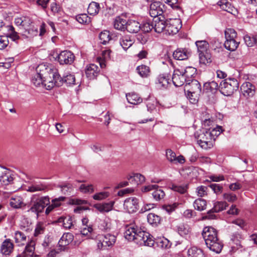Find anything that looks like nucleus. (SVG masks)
<instances>
[{
  "label": "nucleus",
  "instance_id": "1",
  "mask_svg": "<svg viewBox=\"0 0 257 257\" xmlns=\"http://www.w3.org/2000/svg\"><path fill=\"white\" fill-rule=\"evenodd\" d=\"M33 77V84L36 86H43L47 90H51L55 86L59 87L64 83L69 86L75 84V77L68 74L62 78L57 70L46 67L45 65H39L35 69Z\"/></svg>",
  "mask_w": 257,
  "mask_h": 257
},
{
  "label": "nucleus",
  "instance_id": "2",
  "mask_svg": "<svg viewBox=\"0 0 257 257\" xmlns=\"http://www.w3.org/2000/svg\"><path fill=\"white\" fill-rule=\"evenodd\" d=\"M124 236L128 240L134 241L140 245L152 246L155 242L153 236L149 232L142 230L133 224L126 225Z\"/></svg>",
  "mask_w": 257,
  "mask_h": 257
},
{
  "label": "nucleus",
  "instance_id": "3",
  "mask_svg": "<svg viewBox=\"0 0 257 257\" xmlns=\"http://www.w3.org/2000/svg\"><path fill=\"white\" fill-rule=\"evenodd\" d=\"M202 236L207 246L212 251L219 253L223 247V244L217 237L216 230L212 227H205L202 232Z\"/></svg>",
  "mask_w": 257,
  "mask_h": 257
},
{
  "label": "nucleus",
  "instance_id": "4",
  "mask_svg": "<svg viewBox=\"0 0 257 257\" xmlns=\"http://www.w3.org/2000/svg\"><path fill=\"white\" fill-rule=\"evenodd\" d=\"M187 91V97L191 103L195 104L198 100L201 92V87L200 83L196 80L187 83L185 89Z\"/></svg>",
  "mask_w": 257,
  "mask_h": 257
},
{
  "label": "nucleus",
  "instance_id": "5",
  "mask_svg": "<svg viewBox=\"0 0 257 257\" xmlns=\"http://www.w3.org/2000/svg\"><path fill=\"white\" fill-rule=\"evenodd\" d=\"M239 83L235 78H228L222 80L219 86L220 92L225 96H230L238 89Z\"/></svg>",
  "mask_w": 257,
  "mask_h": 257
},
{
  "label": "nucleus",
  "instance_id": "6",
  "mask_svg": "<svg viewBox=\"0 0 257 257\" xmlns=\"http://www.w3.org/2000/svg\"><path fill=\"white\" fill-rule=\"evenodd\" d=\"M116 240V236L110 233L99 234L96 237L97 247L99 250L112 248Z\"/></svg>",
  "mask_w": 257,
  "mask_h": 257
},
{
  "label": "nucleus",
  "instance_id": "7",
  "mask_svg": "<svg viewBox=\"0 0 257 257\" xmlns=\"http://www.w3.org/2000/svg\"><path fill=\"white\" fill-rule=\"evenodd\" d=\"M167 8L165 4L161 2H154L150 6L149 14L151 17L157 18H164V14L166 12Z\"/></svg>",
  "mask_w": 257,
  "mask_h": 257
},
{
  "label": "nucleus",
  "instance_id": "8",
  "mask_svg": "<svg viewBox=\"0 0 257 257\" xmlns=\"http://www.w3.org/2000/svg\"><path fill=\"white\" fill-rule=\"evenodd\" d=\"M197 136V143L202 149H208L213 147L214 141L205 130L201 131Z\"/></svg>",
  "mask_w": 257,
  "mask_h": 257
},
{
  "label": "nucleus",
  "instance_id": "9",
  "mask_svg": "<svg viewBox=\"0 0 257 257\" xmlns=\"http://www.w3.org/2000/svg\"><path fill=\"white\" fill-rule=\"evenodd\" d=\"M241 96L245 99L252 97L255 93V87L249 82L243 83L240 86Z\"/></svg>",
  "mask_w": 257,
  "mask_h": 257
},
{
  "label": "nucleus",
  "instance_id": "10",
  "mask_svg": "<svg viewBox=\"0 0 257 257\" xmlns=\"http://www.w3.org/2000/svg\"><path fill=\"white\" fill-rule=\"evenodd\" d=\"M139 204L138 199L136 197H129L124 201V209L130 213L136 212L139 209Z\"/></svg>",
  "mask_w": 257,
  "mask_h": 257
},
{
  "label": "nucleus",
  "instance_id": "11",
  "mask_svg": "<svg viewBox=\"0 0 257 257\" xmlns=\"http://www.w3.org/2000/svg\"><path fill=\"white\" fill-rule=\"evenodd\" d=\"M181 28V21L179 19L167 21L166 33L169 35L176 34Z\"/></svg>",
  "mask_w": 257,
  "mask_h": 257
},
{
  "label": "nucleus",
  "instance_id": "12",
  "mask_svg": "<svg viewBox=\"0 0 257 257\" xmlns=\"http://www.w3.org/2000/svg\"><path fill=\"white\" fill-rule=\"evenodd\" d=\"M14 249V244L13 241L7 238L5 239L0 246V253L2 255L7 257L10 256Z\"/></svg>",
  "mask_w": 257,
  "mask_h": 257
},
{
  "label": "nucleus",
  "instance_id": "13",
  "mask_svg": "<svg viewBox=\"0 0 257 257\" xmlns=\"http://www.w3.org/2000/svg\"><path fill=\"white\" fill-rule=\"evenodd\" d=\"M15 174L10 170L5 169L0 175V183L2 185L7 186L13 183Z\"/></svg>",
  "mask_w": 257,
  "mask_h": 257
},
{
  "label": "nucleus",
  "instance_id": "14",
  "mask_svg": "<svg viewBox=\"0 0 257 257\" xmlns=\"http://www.w3.org/2000/svg\"><path fill=\"white\" fill-rule=\"evenodd\" d=\"M61 65L71 64L74 60V54L69 51H62L57 57Z\"/></svg>",
  "mask_w": 257,
  "mask_h": 257
},
{
  "label": "nucleus",
  "instance_id": "15",
  "mask_svg": "<svg viewBox=\"0 0 257 257\" xmlns=\"http://www.w3.org/2000/svg\"><path fill=\"white\" fill-rule=\"evenodd\" d=\"M50 204L49 198L47 196L42 197L36 200L33 204V209L38 215L39 213L42 212L44 208Z\"/></svg>",
  "mask_w": 257,
  "mask_h": 257
},
{
  "label": "nucleus",
  "instance_id": "16",
  "mask_svg": "<svg viewBox=\"0 0 257 257\" xmlns=\"http://www.w3.org/2000/svg\"><path fill=\"white\" fill-rule=\"evenodd\" d=\"M228 204L226 202L223 201H218L214 203L213 208L207 212V215L205 218L212 219L215 217L214 212H219L226 209Z\"/></svg>",
  "mask_w": 257,
  "mask_h": 257
},
{
  "label": "nucleus",
  "instance_id": "17",
  "mask_svg": "<svg viewBox=\"0 0 257 257\" xmlns=\"http://www.w3.org/2000/svg\"><path fill=\"white\" fill-rule=\"evenodd\" d=\"M172 79L174 85L176 87L181 86L185 82L186 83L183 71L179 69L174 70Z\"/></svg>",
  "mask_w": 257,
  "mask_h": 257
},
{
  "label": "nucleus",
  "instance_id": "18",
  "mask_svg": "<svg viewBox=\"0 0 257 257\" xmlns=\"http://www.w3.org/2000/svg\"><path fill=\"white\" fill-rule=\"evenodd\" d=\"M166 157L168 160L172 163L177 164H184L185 162L184 157L180 155L176 157V154L171 149H167L166 150Z\"/></svg>",
  "mask_w": 257,
  "mask_h": 257
},
{
  "label": "nucleus",
  "instance_id": "19",
  "mask_svg": "<svg viewBox=\"0 0 257 257\" xmlns=\"http://www.w3.org/2000/svg\"><path fill=\"white\" fill-rule=\"evenodd\" d=\"M169 80L170 78L168 74H160L156 80L157 87L161 89L167 88L170 84Z\"/></svg>",
  "mask_w": 257,
  "mask_h": 257
},
{
  "label": "nucleus",
  "instance_id": "20",
  "mask_svg": "<svg viewBox=\"0 0 257 257\" xmlns=\"http://www.w3.org/2000/svg\"><path fill=\"white\" fill-rule=\"evenodd\" d=\"M156 19L153 26L155 31L158 33H161L164 30L166 31L167 21L164 20L165 18L158 17Z\"/></svg>",
  "mask_w": 257,
  "mask_h": 257
},
{
  "label": "nucleus",
  "instance_id": "21",
  "mask_svg": "<svg viewBox=\"0 0 257 257\" xmlns=\"http://www.w3.org/2000/svg\"><path fill=\"white\" fill-rule=\"evenodd\" d=\"M99 71V68L97 65L94 64H91L87 66L85 74L89 79H93L96 77Z\"/></svg>",
  "mask_w": 257,
  "mask_h": 257
},
{
  "label": "nucleus",
  "instance_id": "22",
  "mask_svg": "<svg viewBox=\"0 0 257 257\" xmlns=\"http://www.w3.org/2000/svg\"><path fill=\"white\" fill-rule=\"evenodd\" d=\"M190 55V52L187 49L178 48L174 52L173 56L176 60H184L187 59Z\"/></svg>",
  "mask_w": 257,
  "mask_h": 257
},
{
  "label": "nucleus",
  "instance_id": "23",
  "mask_svg": "<svg viewBox=\"0 0 257 257\" xmlns=\"http://www.w3.org/2000/svg\"><path fill=\"white\" fill-rule=\"evenodd\" d=\"M114 202L113 201L107 203H97L94 207L101 213L108 212L112 210Z\"/></svg>",
  "mask_w": 257,
  "mask_h": 257
},
{
  "label": "nucleus",
  "instance_id": "24",
  "mask_svg": "<svg viewBox=\"0 0 257 257\" xmlns=\"http://www.w3.org/2000/svg\"><path fill=\"white\" fill-rule=\"evenodd\" d=\"M183 71L184 77L186 80V83L195 80L194 77L196 74V69L193 67H187L184 70H181Z\"/></svg>",
  "mask_w": 257,
  "mask_h": 257
},
{
  "label": "nucleus",
  "instance_id": "25",
  "mask_svg": "<svg viewBox=\"0 0 257 257\" xmlns=\"http://www.w3.org/2000/svg\"><path fill=\"white\" fill-rule=\"evenodd\" d=\"M141 29V24L137 21L129 20L127 21L125 30L130 33H136Z\"/></svg>",
  "mask_w": 257,
  "mask_h": 257
},
{
  "label": "nucleus",
  "instance_id": "26",
  "mask_svg": "<svg viewBox=\"0 0 257 257\" xmlns=\"http://www.w3.org/2000/svg\"><path fill=\"white\" fill-rule=\"evenodd\" d=\"M134 43V40L130 35H124L119 39V44L124 50L128 49Z\"/></svg>",
  "mask_w": 257,
  "mask_h": 257
},
{
  "label": "nucleus",
  "instance_id": "27",
  "mask_svg": "<svg viewBox=\"0 0 257 257\" xmlns=\"http://www.w3.org/2000/svg\"><path fill=\"white\" fill-rule=\"evenodd\" d=\"M22 27L24 29L25 31L23 32V35L27 37H29L32 31V26L31 25L32 21L30 18L28 17H23Z\"/></svg>",
  "mask_w": 257,
  "mask_h": 257
},
{
  "label": "nucleus",
  "instance_id": "28",
  "mask_svg": "<svg viewBox=\"0 0 257 257\" xmlns=\"http://www.w3.org/2000/svg\"><path fill=\"white\" fill-rule=\"evenodd\" d=\"M127 21L121 17H117L113 22V26L115 29L124 31L126 29Z\"/></svg>",
  "mask_w": 257,
  "mask_h": 257
},
{
  "label": "nucleus",
  "instance_id": "29",
  "mask_svg": "<svg viewBox=\"0 0 257 257\" xmlns=\"http://www.w3.org/2000/svg\"><path fill=\"white\" fill-rule=\"evenodd\" d=\"M73 235L71 233H65L59 240L58 244L62 247L67 246L73 241Z\"/></svg>",
  "mask_w": 257,
  "mask_h": 257
},
{
  "label": "nucleus",
  "instance_id": "30",
  "mask_svg": "<svg viewBox=\"0 0 257 257\" xmlns=\"http://www.w3.org/2000/svg\"><path fill=\"white\" fill-rule=\"evenodd\" d=\"M126 97L128 102L131 104L136 105L142 102V98L135 92L126 94Z\"/></svg>",
  "mask_w": 257,
  "mask_h": 257
},
{
  "label": "nucleus",
  "instance_id": "31",
  "mask_svg": "<svg viewBox=\"0 0 257 257\" xmlns=\"http://www.w3.org/2000/svg\"><path fill=\"white\" fill-rule=\"evenodd\" d=\"M10 204L13 208H20L24 204L23 198L20 196H14L10 199Z\"/></svg>",
  "mask_w": 257,
  "mask_h": 257
},
{
  "label": "nucleus",
  "instance_id": "32",
  "mask_svg": "<svg viewBox=\"0 0 257 257\" xmlns=\"http://www.w3.org/2000/svg\"><path fill=\"white\" fill-rule=\"evenodd\" d=\"M32 237L29 239L28 243L25 246V249L21 254L16 257H32Z\"/></svg>",
  "mask_w": 257,
  "mask_h": 257
},
{
  "label": "nucleus",
  "instance_id": "33",
  "mask_svg": "<svg viewBox=\"0 0 257 257\" xmlns=\"http://www.w3.org/2000/svg\"><path fill=\"white\" fill-rule=\"evenodd\" d=\"M242 235L239 232H235L232 234L231 237V241L236 245L232 247L234 249H239L241 247V240L242 239Z\"/></svg>",
  "mask_w": 257,
  "mask_h": 257
},
{
  "label": "nucleus",
  "instance_id": "34",
  "mask_svg": "<svg viewBox=\"0 0 257 257\" xmlns=\"http://www.w3.org/2000/svg\"><path fill=\"white\" fill-rule=\"evenodd\" d=\"M188 257H204L203 251L196 246L190 247L188 250Z\"/></svg>",
  "mask_w": 257,
  "mask_h": 257
},
{
  "label": "nucleus",
  "instance_id": "35",
  "mask_svg": "<svg viewBox=\"0 0 257 257\" xmlns=\"http://www.w3.org/2000/svg\"><path fill=\"white\" fill-rule=\"evenodd\" d=\"M145 177L140 174H135L134 176H130L128 180L130 184L137 185L145 181Z\"/></svg>",
  "mask_w": 257,
  "mask_h": 257
},
{
  "label": "nucleus",
  "instance_id": "36",
  "mask_svg": "<svg viewBox=\"0 0 257 257\" xmlns=\"http://www.w3.org/2000/svg\"><path fill=\"white\" fill-rule=\"evenodd\" d=\"M100 9L99 4L95 2L90 3L87 8L88 13L90 15H96Z\"/></svg>",
  "mask_w": 257,
  "mask_h": 257
},
{
  "label": "nucleus",
  "instance_id": "37",
  "mask_svg": "<svg viewBox=\"0 0 257 257\" xmlns=\"http://www.w3.org/2000/svg\"><path fill=\"white\" fill-rule=\"evenodd\" d=\"M137 71L139 74L144 78L147 77L150 75L151 71L150 67L145 65H140L137 67Z\"/></svg>",
  "mask_w": 257,
  "mask_h": 257
},
{
  "label": "nucleus",
  "instance_id": "38",
  "mask_svg": "<svg viewBox=\"0 0 257 257\" xmlns=\"http://www.w3.org/2000/svg\"><path fill=\"white\" fill-rule=\"evenodd\" d=\"M220 8L229 13H232L233 11V7L227 0H220L217 3Z\"/></svg>",
  "mask_w": 257,
  "mask_h": 257
},
{
  "label": "nucleus",
  "instance_id": "39",
  "mask_svg": "<svg viewBox=\"0 0 257 257\" xmlns=\"http://www.w3.org/2000/svg\"><path fill=\"white\" fill-rule=\"evenodd\" d=\"M199 61L203 64L210 63L211 61V55L209 51L199 53Z\"/></svg>",
  "mask_w": 257,
  "mask_h": 257
},
{
  "label": "nucleus",
  "instance_id": "40",
  "mask_svg": "<svg viewBox=\"0 0 257 257\" xmlns=\"http://www.w3.org/2000/svg\"><path fill=\"white\" fill-rule=\"evenodd\" d=\"M205 130L209 135H210L212 140L214 141L216 138L222 132V128L221 126H217L214 128L210 127L209 128H206Z\"/></svg>",
  "mask_w": 257,
  "mask_h": 257
},
{
  "label": "nucleus",
  "instance_id": "41",
  "mask_svg": "<svg viewBox=\"0 0 257 257\" xmlns=\"http://www.w3.org/2000/svg\"><path fill=\"white\" fill-rule=\"evenodd\" d=\"M195 44L197 47L198 53L209 51V44L207 41L204 40L197 41Z\"/></svg>",
  "mask_w": 257,
  "mask_h": 257
},
{
  "label": "nucleus",
  "instance_id": "42",
  "mask_svg": "<svg viewBox=\"0 0 257 257\" xmlns=\"http://www.w3.org/2000/svg\"><path fill=\"white\" fill-rule=\"evenodd\" d=\"M193 205L195 209L201 211L206 209L207 205L205 200L199 198L195 200Z\"/></svg>",
  "mask_w": 257,
  "mask_h": 257
},
{
  "label": "nucleus",
  "instance_id": "43",
  "mask_svg": "<svg viewBox=\"0 0 257 257\" xmlns=\"http://www.w3.org/2000/svg\"><path fill=\"white\" fill-rule=\"evenodd\" d=\"M7 29L8 31V38L10 37L14 41H16L19 39L20 37L18 33L15 31L14 28L12 26H7Z\"/></svg>",
  "mask_w": 257,
  "mask_h": 257
},
{
  "label": "nucleus",
  "instance_id": "44",
  "mask_svg": "<svg viewBox=\"0 0 257 257\" xmlns=\"http://www.w3.org/2000/svg\"><path fill=\"white\" fill-rule=\"evenodd\" d=\"M239 43L236 40L231 41H225L224 44L225 48L229 51L235 50L238 47Z\"/></svg>",
  "mask_w": 257,
  "mask_h": 257
},
{
  "label": "nucleus",
  "instance_id": "45",
  "mask_svg": "<svg viewBox=\"0 0 257 257\" xmlns=\"http://www.w3.org/2000/svg\"><path fill=\"white\" fill-rule=\"evenodd\" d=\"M147 219L150 224L155 225L160 223L161 221V217L154 213H149L148 215Z\"/></svg>",
  "mask_w": 257,
  "mask_h": 257
},
{
  "label": "nucleus",
  "instance_id": "46",
  "mask_svg": "<svg viewBox=\"0 0 257 257\" xmlns=\"http://www.w3.org/2000/svg\"><path fill=\"white\" fill-rule=\"evenodd\" d=\"M99 37L101 43L103 44H106L111 40V36L108 31L101 32L99 35Z\"/></svg>",
  "mask_w": 257,
  "mask_h": 257
},
{
  "label": "nucleus",
  "instance_id": "47",
  "mask_svg": "<svg viewBox=\"0 0 257 257\" xmlns=\"http://www.w3.org/2000/svg\"><path fill=\"white\" fill-rule=\"evenodd\" d=\"M153 198L157 201L163 199L165 195L164 191L159 186L156 189H154V191L152 193Z\"/></svg>",
  "mask_w": 257,
  "mask_h": 257
},
{
  "label": "nucleus",
  "instance_id": "48",
  "mask_svg": "<svg viewBox=\"0 0 257 257\" xmlns=\"http://www.w3.org/2000/svg\"><path fill=\"white\" fill-rule=\"evenodd\" d=\"M177 229L179 234L182 236L188 235L191 231L188 225L184 224H180L178 226Z\"/></svg>",
  "mask_w": 257,
  "mask_h": 257
},
{
  "label": "nucleus",
  "instance_id": "49",
  "mask_svg": "<svg viewBox=\"0 0 257 257\" xmlns=\"http://www.w3.org/2000/svg\"><path fill=\"white\" fill-rule=\"evenodd\" d=\"M15 239L16 243L24 244V242L27 240V236L23 232L17 231L15 233Z\"/></svg>",
  "mask_w": 257,
  "mask_h": 257
},
{
  "label": "nucleus",
  "instance_id": "50",
  "mask_svg": "<svg viewBox=\"0 0 257 257\" xmlns=\"http://www.w3.org/2000/svg\"><path fill=\"white\" fill-rule=\"evenodd\" d=\"M45 229V225L43 222H39L36 225L35 232L34 235L38 236L40 234H42L44 232Z\"/></svg>",
  "mask_w": 257,
  "mask_h": 257
},
{
  "label": "nucleus",
  "instance_id": "51",
  "mask_svg": "<svg viewBox=\"0 0 257 257\" xmlns=\"http://www.w3.org/2000/svg\"><path fill=\"white\" fill-rule=\"evenodd\" d=\"M59 222H63V226L68 229H70L72 226V219L70 216L61 217L59 219Z\"/></svg>",
  "mask_w": 257,
  "mask_h": 257
},
{
  "label": "nucleus",
  "instance_id": "52",
  "mask_svg": "<svg viewBox=\"0 0 257 257\" xmlns=\"http://www.w3.org/2000/svg\"><path fill=\"white\" fill-rule=\"evenodd\" d=\"M109 195L110 193L109 192L101 191L95 194L92 197L94 200L100 201L107 198Z\"/></svg>",
  "mask_w": 257,
  "mask_h": 257
},
{
  "label": "nucleus",
  "instance_id": "53",
  "mask_svg": "<svg viewBox=\"0 0 257 257\" xmlns=\"http://www.w3.org/2000/svg\"><path fill=\"white\" fill-rule=\"evenodd\" d=\"M110 50H104L102 52V58H98L99 60V62L100 66L101 68H104L105 66V64L103 62V60H106L107 59H109L110 58Z\"/></svg>",
  "mask_w": 257,
  "mask_h": 257
},
{
  "label": "nucleus",
  "instance_id": "54",
  "mask_svg": "<svg viewBox=\"0 0 257 257\" xmlns=\"http://www.w3.org/2000/svg\"><path fill=\"white\" fill-rule=\"evenodd\" d=\"M79 190L84 193H91L94 191L93 186L91 184L87 185L81 184L79 187Z\"/></svg>",
  "mask_w": 257,
  "mask_h": 257
},
{
  "label": "nucleus",
  "instance_id": "55",
  "mask_svg": "<svg viewBox=\"0 0 257 257\" xmlns=\"http://www.w3.org/2000/svg\"><path fill=\"white\" fill-rule=\"evenodd\" d=\"M76 19L80 24H89L91 21L90 18L85 14L77 16Z\"/></svg>",
  "mask_w": 257,
  "mask_h": 257
},
{
  "label": "nucleus",
  "instance_id": "56",
  "mask_svg": "<svg viewBox=\"0 0 257 257\" xmlns=\"http://www.w3.org/2000/svg\"><path fill=\"white\" fill-rule=\"evenodd\" d=\"M62 192L64 194H69L73 190L72 185L70 183H64L60 186Z\"/></svg>",
  "mask_w": 257,
  "mask_h": 257
},
{
  "label": "nucleus",
  "instance_id": "57",
  "mask_svg": "<svg viewBox=\"0 0 257 257\" xmlns=\"http://www.w3.org/2000/svg\"><path fill=\"white\" fill-rule=\"evenodd\" d=\"M179 204L178 203H174L172 204L164 205L162 208L165 210L169 214L171 213L175 210L178 207Z\"/></svg>",
  "mask_w": 257,
  "mask_h": 257
},
{
  "label": "nucleus",
  "instance_id": "58",
  "mask_svg": "<svg viewBox=\"0 0 257 257\" xmlns=\"http://www.w3.org/2000/svg\"><path fill=\"white\" fill-rule=\"evenodd\" d=\"M204 87L206 89L210 90L212 92L216 90L219 88L218 83L214 81L205 83Z\"/></svg>",
  "mask_w": 257,
  "mask_h": 257
},
{
  "label": "nucleus",
  "instance_id": "59",
  "mask_svg": "<svg viewBox=\"0 0 257 257\" xmlns=\"http://www.w3.org/2000/svg\"><path fill=\"white\" fill-rule=\"evenodd\" d=\"M153 28V25L150 22H146L141 25V29L144 33H149Z\"/></svg>",
  "mask_w": 257,
  "mask_h": 257
},
{
  "label": "nucleus",
  "instance_id": "60",
  "mask_svg": "<svg viewBox=\"0 0 257 257\" xmlns=\"http://www.w3.org/2000/svg\"><path fill=\"white\" fill-rule=\"evenodd\" d=\"M8 36H0V50L5 49L9 44Z\"/></svg>",
  "mask_w": 257,
  "mask_h": 257
},
{
  "label": "nucleus",
  "instance_id": "61",
  "mask_svg": "<svg viewBox=\"0 0 257 257\" xmlns=\"http://www.w3.org/2000/svg\"><path fill=\"white\" fill-rule=\"evenodd\" d=\"M223 198L229 202H234L237 200L236 195L233 193H224Z\"/></svg>",
  "mask_w": 257,
  "mask_h": 257
},
{
  "label": "nucleus",
  "instance_id": "62",
  "mask_svg": "<svg viewBox=\"0 0 257 257\" xmlns=\"http://www.w3.org/2000/svg\"><path fill=\"white\" fill-rule=\"evenodd\" d=\"M237 37V33L236 31L231 28L226 29L225 31V37L229 38L232 37V38H236Z\"/></svg>",
  "mask_w": 257,
  "mask_h": 257
},
{
  "label": "nucleus",
  "instance_id": "63",
  "mask_svg": "<svg viewBox=\"0 0 257 257\" xmlns=\"http://www.w3.org/2000/svg\"><path fill=\"white\" fill-rule=\"evenodd\" d=\"M172 189L175 191L178 192L181 194L185 193L187 191V186H178L173 185Z\"/></svg>",
  "mask_w": 257,
  "mask_h": 257
},
{
  "label": "nucleus",
  "instance_id": "64",
  "mask_svg": "<svg viewBox=\"0 0 257 257\" xmlns=\"http://www.w3.org/2000/svg\"><path fill=\"white\" fill-rule=\"evenodd\" d=\"M207 187L200 186L197 188L196 192L199 197H203L207 194Z\"/></svg>",
  "mask_w": 257,
  "mask_h": 257
}]
</instances>
